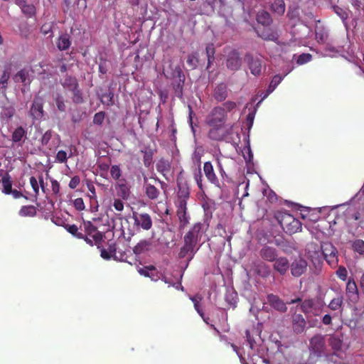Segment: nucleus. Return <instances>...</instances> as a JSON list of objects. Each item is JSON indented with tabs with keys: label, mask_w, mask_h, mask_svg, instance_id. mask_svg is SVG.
I'll return each mask as SVG.
<instances>
[{
	"label": "nucleus",
	"mask_w": 364,
	"mask_h": 364,
	"mask_svg": "<svg viewBox=\"0 0 364 364\" xmlns=\"http://www.w3.org/2000/svg\"><path fill=\"white\" fill-rule=\"evenodd\" d=\"M146 196L151 200L156 199L160 192L159 191L151 184L147 183V178H144V186Z\"/></svg>",
	"instance_id": "b1692460"
},
{
	"label": "nucleus",
	"mask_w": 364,
	"mask_h": 364,
	"mask_svg": "<svg viewBox=\"0 0 364 364\" xmlns=\"http://www.w3.org/2000/svg\"><path fill=\"white\" fill-rule=\"evenodd\" d=\"M226 120V114L224 108L216 107L208 114L206 118V123L208 126H216V124H224Z\"/></svg>",
	"instance_id": "39448f33"
},
{
	"label": "nucleus",
	"mask_w": 364,
	"mask_h": 364,
	"mask_svg": "<svg viewBox=\"0 0 364 364\" xmlns=\"http://www.w3.org/2000/svg\"><path fill=\"white\" fill-rule=\"evenodd\" d=\"M30 183L31 186L35 193V195L37 196L39 193V186L38 182L34 176H31L30 178Z\"/></svg>",
	"instance_id": "13d9d810"
},
{
	"label": "nucleus",
	"mask_w": 364,
	"mask_h": 364,
	"mask_svg": "<svg viewBox=\"0 0 364 364\" xmlns=\"http://www.w3.org/2000/svg\"><path fill=\"white\" fill-rule=\"evenodd\" d=\"M9 77V72L4 70L0 77V90H5L6 89Z\"/></svg>",
	"instance_id": "79ce46f5"
},
{
	"label": "nucleus",
	"mask_w": 364,
	"mask_h": 364,
	"mask_svg": "<svg viewBox=\"0 0 364 364\" xmlns=\"http://www.w3.org/2000/svg\"><path fill=\"white\" fill-rule=\"evenodd\" d=\"M151 161H152V154H151V152L146 151L144 153V164L145 166L149 167L151 165Z\"/></svg>",
	"instance_id": "338daca9"
},
{
	"label": "nucleus",
	"mask_w": 364,
	"mask_h": 364,
	"mask_svg": "<svg viewBox=\"0 0 364 364\" xmlns=\"http://www.w3.org/2000/svg\"><path fill=\"white\" fill-rule=\"evenodd\" d=\"M275 218L282 226L284 231L291 235L301 230V223L289 213L277 212Z\"/></svg>",
	"instance_id": "f257e3e1"
},
{
	"label": "nucleus",
	"mask_w": 364,
	"mask_h": 364,
	"mask_svg": "<svg viewBox=\"0 0 364 364\" xmlns=\"http://www.w3.org/2000/svg\"><path fill=\"white\" fill-rule=\"evenodd\" d=\"M329 345L334 350H340L342 347V341L336 336H331L329 339Z\"/></svg>",
	"instance_id": "e433bc0d"
},
{
	"label": "nucleus",
	"mask_w": 364,
	"mask_h": 364,
	"mask_svg": "<svg viewBox=\"0 0 364 364\" xmlns=\"http://www.w3.org/2000/svg\"><path fill=\"white\" fill-rule=\"evenodd\" d=\"M221 107L224 108L225 112L227 114L228 112H230L236 107V103L232 101H228L223 103Z\"/></svg>",
	"instance_id": "4d7b16f0"
},
{
	"label": "nucleus",
	"mask_w": 364,
	"mask_h": 364,
	"mask_svg": "<svg viewBox=\"0 0 364 364\" xmlns=\"http://www.w3.org/2000/svg\"><path fill=\"white\" fill-rule=\"evenodd\" d=\"M113 207L119 212H122L124 210V203L119 198H116L113 201Z\"/></svg>",
	"instance_id": "680f3d73"
},
{
	"label": "nucleus",
	"mask_w": 364,
	"mask_h": 364,
	"mask_svg": "<svg viewBox=\"0 0 364 364\" xmlns=\"http://www.w3.org/2000/svg\"><path fill=\"white\" fill-rule=\"evenodd\" d=\"M73 92V100L75 103H80L82 102V97L81 96L80 90L77 88L71 90Z\"/></svg>",
	"instance_id": "052dcab7"
},
{
	"label": "nucleus",
	"mask_w": 364,
	"mask_h": 364,
	"mask_svg": "<svg viewBox=\"0 0 364 364\" xmlns=\"http://www.w3.org/2000/svg\"><path fill=\"white\" fill-rule=\"evenodd\" d=\"M133 219L134 225L137 228H141L143 230H149L152 227V220L148 213H133Z\"/></svg>",
	"instance_id": "6e6552de"
},
{
	"label": "nucleus",
	"mask_w": 364,
	"mask_h": 364,
	"mask_svg": "<svg viewBox=\"0 0 364 364\" xmlns=\"http://www.w3.org/2000/svg\"><path fill=\"white\" fill-rule=\"evenodd\" d=\"M313 304L312 300L309 299L304 301L301 306V310L306 314L310 312L311 309L313 306Z\"/></svg>",
	"instance_id": "603ef678"
},
{
	"label": "nucleus",
	"mask_w": 364,
	"mask_h": 364,
	"mask_svg": "<svg viewBox=\"0 0 364 364\" xmlns=\"http://www.w3.org/2000/svg\"><path fill=\"white\" fill-rule=\"evenodd\" d=\"M272 11L278 15H282L285 11V4L283 0H275L271 6Z\"/></svg>",
	"instance_id": "c756f323"
},
{
	"label": "nucleus",
	"mask_w": 364,
	"mask_h": 364,
	"mask_svg": "<svg viewBox=\"0 0 364 364\" xmlns=\"http://www.w3.org/2000/svg\"><path fill=\"white\" fill-rule=\"evenodd\" d=\"M71 45L70 38L68 34H61L57 39L56 46L60 50H68Z\"/></svg>",
	"instance_id": "393cba45"
},
{
	"label": "nucleus",
	"mask_w": 364,
	"mask_h": 364,
	"mask_svg": "<svg viewBox=\"0 0 364 364\" xmlns=\"http://www.w3.org/2000/svg\"><path fill=\"white\" fill-rule=\"evenodd\" d=\"M204 227L205 225L203 224L197 223L191 228L186 235L194 238L195 240L200 242L205 232Z\"/></svg>",
	"instance_id": "f3484780"
},
{
	"label": "nucleus",
	"mask_w": 364,
	"mask_h": 364,
	"mask_svg": "<svg viewBox=\"0 0 364 364\" xmlns=\"http://www.w3.org/2000/svg\"><path fill=\"white\" fill-rule=\"evenodd\" d=\"M198 58L195 55H188L186 63L190 68H191L192 69L196 68L198 65Z\"/></svg>",
	"instance_id": "09e8293b"
},
{
	"label": "nucleus",
	"mask_w": 364,
	"mask_h": 364,
	"mask_svg": "<svg viewBox=\"0 0 364 364\" xmlns=\"http://www.w3.org/2000/svg\"><path fill=\"white\" fill-rule=\"evenodd\" d=\"M293 330L296 333H301L304 331L306 321L302 315L294 314L292 319Z\"/></svg>",
	"instance_id": "6ab92c4d"
},
{
	"label": "nucleus",
	"mask_w": 364,
	"mask_h": 364,
	"mask_svg": "<svg viewBox=\"0 0 364 364\" xmlns=\"http://www.w3.org/2000/svg\"><path fill=\"white\" fill-rule=\"evenodd\" d=\"M353 249L360 255H364V241L357 240L353 243Z\"/></svg>",
	"instance_id": "c03bdc74"
},
{
	"label": "nucleus",
	"mask_w": 364,
	"mask_h": 364,
	"mask_svg": "<svg viewBox=\"0 0 364 364\" xmlns=\"http://www.w3.org/2000/svg\"><path fill=\"white\" fill-rule=\"evenodd\" d=\"M55 103L58 109L61 111H65V105L64 103V100L62 96L58 95L55 98Z\"/></svg>",
	"instance_id": "864d4df0"
},
{
	"label": "nucleus",
	"mask_w": 364,
	"mask_h": 364,
	"mask_svg": "<svg viewBox=\"0 0 364 364\" xmlns=\"http://www.w3.org/2000/svg\"><path fill=\"white\" fill-rule=\"evenodd\" d=\"M241 64V59L236 53H231L227 60V67L232 70H238Z\"/></svg>",
	"instance_id": "5701e85b"
},
{
	"label": "nucleus",
	"mask_w": 364,
	"mask_h": 364,
	"mask_svg": "<svg viewBox=\"0 0 364 364\" xmlns=\"http://www.w3.org/2000/svg\"><path fill=\"white\" fill-rule=\"evenodd\" d=\"M36 213V208L33 205H24L19 210V215L23 217L34 216Z\"/></svg>",
	"instance_id": "f704fd0d"
},
{
	"label": "nucleus",
	"mask_w": 364,
	"mask_h": 364,
	"mask_svg": "<svg viewBox=\"0 0 364 364\" xmlns=\"http://www.w3.org/2000/svg\"><path fill=\"white\" fill-rule=\"evenodd\" d=\"M311 60V55L310 54L303 53L298 56L296 62L299 65H303L304 63L309 62Z\"/></svg>",
	"instance_id": "3c124183"
},
{
	"label": "nucleus",
	"mask_w": 364,
	"mask_h": 364,
	"mask_svg": "<svg viewBox=\"0 0 364 364\" xmlns=\"http://www.w3.org/2000/svg\"><path fill=\"white\" fill-rule=\"evenodd\" d=\"M328 35L323 31H317L316 32V38L319 43H325L327 40Z\"/></svg>",
	"instance_id": "6e6d98bb"
},
{
	"label": "nucleus",
	"mask_w": 364,
	"mask_h": 364,
	"mask_svg": "<svg viewBox=\"0 0 364 364\" xmlns=\"http://www.w3.org/2000/svg\"><path fill=\"white\" fill-rule=\"evenodd\" d=\"M209 127L208 136L213 140H223L228 134V129L224 124H216V126Z\"/></svg>",
	"instance_id": "1a4fd4ad"
},
{
	"label": "nucleus",
	"mask_w": 364,
	"mask_h": 364,
	"mask_svg": "<svg viewBox=\"0 0 364 364\" xmlns=\"http://www.w3.org/2000/svg\"><path fill=\"white\" fill-rule=\"evenodd\" d=\"M3 186V193L5 194H10L12 190V181L10 176L6 173L1 179Z\"/></svg>",
	"instance_id": "c85d7f7f"
},
{
	"label": "nucleus",
	"mask_w": 364,
	"mask_h": 364,
	"mask_svg": "<svg viewBox=\"0 0 364 364\" xmlns=\"http://www.w3.org/2000/svg\"><path fill=\"white\" fill-rule=\"evenodd\" d=\"M22 12L29 17L33 16L36 14V8L33 4H26L24 3L21 6Z\"/></svg>",
	"instance_id": "4c0bfd02"
},
{
	"label": "nucleus",
	"mask_w": 364,
	"mask_h": 364,
	"mask_svg": "<svg viewBox=\"0 0 364 364\" xmlns=\"http://www.w3.org/2000/svg\"><path fill=\"white\" fill-rule=\"evenodd\" d=\"M178 201L180 200H184L186 201V199L189 197V189L186 186H180L178 185Z\"/></svg>",
	"instance_id": "c9c22d12"
},
{
	"label": "nucleus",
	"mask_w": 364,
	"mask_h": 364,
	"mask_svg": "<svg viewBox=\"0 0 364 364\" xmlns=\"http://www.w3.org/2000/svg\"><path fill=\"white\" fill-rule=\"evenodd\" d=\"M333 10H334L335 13L342 19L343 23L346 26V21L348 17V13L346 10H344L338 6H335L333 8Z\"/></svg>",
	"instance_id": "37998d69"
},
{
	"label": "nucleus",
	"mask_w": 364,
	"mask_h": 364,
	"mask_svg": "<svg viewBox=\"0 0 364 364\" xmlns=\"http://www.w3.org/2000/svg\"><path fill=\"white\" fill-rule=\"evenodd\" d=\"M63 86L67 87L70 90H75L77 87V80L74 77H66L63 82Z\"/></svg>",
	"instance_id": "ea45409f"
},
{
	"label": "nucleus",
	"mask_w": 364,
	"mask_h": 364,
	"mask_svg": "<svg viewBox=\"0 0 364 364\" xmlns=\"http://www.w3.org/2000/svg\"><path fill=\"white\" fill-rule=\"evenodd\" d=\"M11 137L13 143L21 145L27 138L26 129L22 126L17 127L12 131Z\"/></svg>",
	"instance_id": "f8f14e48"
},
{
	"label": "nucleus",
	"mask_w": 364,
	"mask_h": 364,
	"mask_svg": "<svg viewBox=\"0 0 364 364\" xmlns=\"http://www.w3.org/2000/svg\"><path fill=\"white\" fill-rule=\"evenodd\" d=\"M117 196L123 200H127L130 196L129 188L124 179H120L116 185Z\"/></svg>",
	"instance_id": "412c9836"
},
{
	"label": "nucleus",
	"mask_w": 364,
	"mask_h": 364,
	"mask_svg": "<svg viewBox=\"0 0 364 364\" xmlns=\"http://www.w3.org/2000/svg\"><path fill=\"white\" fill-rule=\"evenodd\" d=\"M283 78L284 77L280 75H276L273 77L267 89V93L264 96V98L275 90L277 85L282 81Z\"/></svg>",
	"instance_id": "7c9ffc66"
},
{
	"label": "nucleus",
	"mask_w": 364,
	"mask_h": 364,
	"mask_svg": "<svg viewBox=\"0 0 364 364\" xmlns=\"http://www.w3.org/2000/svg\"><path fill=\"white\" fill-rule=\"evenodd\" d=\"M114 93L111 91L105 93L101 97V101L103 104L111 106L114 104Z\"/></svg>",
	"instance_id": "a19ab883"
},
{
	"label": "nucleus",
	"mask_w": 364,
	"mask_h": 364,
	"mask_svg": "<svg viewBox=\"0 0 364 364\" xmlns=\"http://www.w3.org/2000/svg\"><path fill=\"white\" fill-rule=\"evenodd\" d=\"M194 179L198 186V188L202 190L203 189V184H202V173L200 168L199 167L198 169L196 170L194 172Z\"/></svg>",
	"instance_id": "8fccbe9b"
},
{
	"label": "nucleus",
	"mask_w": 364,
	"mask_h": 364,
	"mask_svg": "<svg viewBox=\"0 0 364 364\" xmlns=\"http://www.w3.org/2000/svg\"><path fill=\"white\" fill-rule=\"evenodd\" d=\"M291 272L294 277H300L306 270L307 262L303 259H295L290 265Z\"/></svg>",
	"instance_id": "4468645a"
},
{
	"label": "nucleus",
	"mask_w": 364,
	"mask_h": 364,
	"mask_svg": "<svg viewBox=\"0 0 364 364\" xmlns=\"http://www.w3.org/2000/svg\"><path fill=\"white\" fill-rule=\"evenodd\" d=\"M260 255L262 259L268 262H274L277 258V250L268 246H265L261 249Z\"/></svg>",
	"instance_id": "4be33fe9"
},
{
	"label": "nucleus",
	"mask_w": 364,
	"mask_h": 364,
	"mask_svg": "<svg viewBox=\"0 0 364 364\" xmlns=\"http://www.w3.org/2000/svg\"><path fill=\"white\" fill-rule=\"evenodd\" d=\"M342 303L343 299L341 297L335 298L331 300L328 305V307L332 310H337L341 306Z\"/></svg>",
	"instance_id": "de8ad7c7"
},
{
	"label": "nucleus",
	"mask_w": 364,
	"mask_h": 364,
	"mask_svg": "<svg viewBox=\"0 0 364 364\" xmlns=\"http://www.w3.org/2000/svg\"><path fill=\"white\" fill-rule=\"evenodd\" d=\"M309 350L316 356H321L326 352L325 336L316 334L314 336L309 342Z\"/></svg>",
	"instance_id": "20e7f679"
},
{
	"label": "nucleus",
	"mask_w": 364,
	"mask_h": 364,
	"mask_svg": "<svg viewBox=\"0 0 364 364\" xmlns=\"http://www.w3.org/2000/svg\"><path fill=\"white\" fill-rule=\"evenodd\" d=\"M85 226L89 235L93 234L92 236L96 241L100 240L102 239V234L97 230V228L90 222L85 223Z\"/></svg>",
	"instance_id": "2f4dec72"
},
{
	"label": "nucleus",
	"mask_w": 364,
	"mask_h": 364,
	"mask_svg": "<svg viewBox=\"0 0 364 364\" xmlns=\"http://www.w3.org/2000/svg\"><path fill=\"white\" fill-rule=\"evenodd\" d=\"M52 136V133L50 131H47L41 138V144L43 146L48 145L49 141L50 140Z\"/></svg>",
	"instance_id": "774afa93"
},
{
	"label": "nucleus",
	"mask_w": 364,
	"mask_h": 364,
	"mask_svg": "<svg viewBox=\"0 0 364 364\" xmlns=\"http://www.w3.org/2000/svg\"><path fill=\"white\" fill-rule=\"evenodd\" d=\"M153 247L154 245L151 240H144L137 243V245L134 247L133 251L136 255H140L151 250Z\"/></svg>",
	"instance_id": "aec40b11"
},
{
	"label": "nucleus",
	"mask_w": 364,
	"mask_h": 364,
	"mask_svg": "<svg viewBox=\"0 0 364 364\" xmlns=\"http://www.w3.org/2000/svg\"><path fill=\"white\" fill-rule=\"evenodd\" d=\"M290 267L289 259L285 257H277L273 262V269L281 275H284Z\"/></svg>",
	"instance_id": "9d476101"
},
{
	"label": "nucleus",
	"mask_w": 364,
	"mask_h": 364,
	"mask_svg": "<svg viewBox=\"0 0 364 364\" xmlns=\"http://www.w3.org/2000/svg\"><path fill=\"white\" fill-rule=\"evenodd\" d=\"M347 274V270L344 267H339L336 271L337 276L343 281H345L346 279Z\"/></svg>",
	"instance_id": "bf43d9fd"
},
{
	"label": "nucleus",
	"mask_w": 364,
	"mask_h": 364,
	"mask_svg": "<svg viewBox=\"0 0 364 364\" xmlns=\"http://www.w3.org/2000/svg\"><path fill=\"white\" fill-rule=\"evenodd\" d=\"M322 252L323 256L331 267H336L338 264V252L335 247L331 243H324L321 246Z\"/></svg>",
	"instance_id": "423d86ee"
},
{
	"label": "nucleus",
	"mask_w": 364,
	"mask_h": 364,
	"mask_svg": "<svg viewBox=\"0 0 364 364\" xmlns=\"http://www.w3.org/2000/svg\"><path fill=\"white\" fill-rule=\"evenodd\" d=\"M257 21L259 23L264 26L269 25L272 22V18L269 14L264 11H259L257 15Z\"/></svg>",
	"instance_id": "cd10ccee"
},
{
	"label": "nucleus",
	"mask_w": 364,
	"mask_h": 364,
	"mask_svg": "<svg viewBox=\"0 0 364 364\" xmlns=\"http://www.w3.org/2000/svg\"><path fill=\"white\" fill-rule=\"evenodd\" d=\"M73 205L77 210H82L85 209V204L82 198H78L74 200Z\"/></svg>",
	"instance_id": "0e129e2a"
},
{
	"label": "nucleus",
	"mask_w": 364,
	"mask_h": 364,
	"mask_svg": "<svg viewBox=\"0 0 364 364\" xmlns=\"http://www.w3.org/2000/svg\"><path fill=\"white\" fill-rule=\"evenodd\" d=\"M14 81L16 82H21L24 85H28L31 83V80L29 76L28 71L26 70H21L14 75Z\"/></svg>",
	"instance_id": "bb28decb"
},
{
	"label": "nucleus",
	"mask_w": 364,
	"mask_h": 364,
	"mask_svg": "<svg viewBox=\"0 0 364 364\" xmlns=\"http://www.w3.org/2000/svg\"><path fill=\"white\" fill-rule=\"evenodd\" d=\"M184 245L181 248L179 252V257L181 258H184L187 256L189 257V260H191L196 252L198 251L199 247H197V245L199 243L198 241L195 240L194 238L188 236V235H185L183 237Z\"/></svg>",
	"instance_id": "7ed1b4c3"
},
{
	"label": "nucleus",
	"mask_w": 364,
	"mask_h": 364,
	"mask_svg": "<svg viewBox=\"0 0 364 364\" xmlns=\"http://www.w3.org/2000/svg\"><path fill=\"white\" fill-rule=\"evenodd\" d=\"M203 171L205 175V177L212 184L215 186L220 188V184L219 180L214 171L213 166L210 161H207L204 163L203 165Z\"/></svg>",
	"instance_id": "9b49d317"
},
{
	"label": "nucleus",
	"mask_w": 364,
	"mask_h": 364,
	"mask_svg": "<svg viewBox=\"0 0 364 364\" xmlns=\"http://www.w3.org/2000/svg\"><path fill=\"white\" fill-rule=\"evenodd\" d=\"M346 294L353 302H356L358 299V290L356 283L353 279H349L347 282Z\"/></svg>",
	"instance_id": "a211bd4d"
},
{
	"label": "nucleus",
	"mask_w": 364,
	"mask_h": 364,
	"mask_svg": "<svg viewBox=\"0 0 364 364\" xmlns=\"http://www.w3.org/2000/svg\"><path fill=\"white\" fill-rule=\"evenodd\" d=\"M107 250H109V252L113 255V259L114 260H119L120 259L118 257V256L117 255V247H116V245L115 243L114 242H112L109 245V247L107 248Z\"/></svg>",
	"instance_id": "69168bd1"
},
{
	"label": "nucleus",
	"mask_w": 364,
	"mask_h": 364,
	"mask_svg": "<svg viewBox=\"0 0 364 364\" xmlns=\"http://www.w3.org/2000/svg\"><path fill=\"white\" fill-rule=\"evenodd\" d=\"M68 154L65 151H58L56 154V160L60 163H65L67 161Z\"/></svg>",
	"instance_id": "5fc2aeb1"
},
{
	"label": "nucleus",
	"mask_w": 364,
	"mask_h": 364,
	"mask_svg": "<svg viewBox=\"0 0 364 364\" xmlns=\"http://www.w3.org/2000/svg\"><path fill=\"white\" fill-rule=\"evenodd\" d=\"M186 201L180 200L178 201L177 216L180 220L181 225L184 227L188 223L189 216L186 213Z\"/></svg>",
	"instance_id": "2eb2a0df"
},
{
	"label": "nucleus",
	"mask_w": 364,
	"mask_h": 364,
	"mask_svg": "<svg viewBox=\"0 0 364 364\" xmlns=\"http://www.w3.org/2000/svg\"><path fill=\"white\" fill-rule=\"evenodd\" d=\"M110 174L113 179L119 181V178L122 176V171L119 166L117 165L112 166L110 168Z\"/></svg>",
	"instance_id": "49530a36"
},
{
	"label": "nucleus",
	"mask_w": 364,
	"mask_h": 364,
	"mask_svg": "<svg viewBox=\"0 0 364 364\" xmlns=\"http://www.w3.org/2000/svg\"><path fill=\"white\" fill-rule=\"evenodd\" d=\"M184 245L181 248L179 252V257L181 258H184L187 256L189 257V260H191L196 252L198 251L199 247H197V245L199 243L198 241L195 240L194 238L188 236V235H185L183 237Z\"/></svg>",
	"instance_id": "f03ea898"
},
{
	"label": "nucleus",
	"mask_w": 364,
	"mask_h": 364,
	"mask_svg": "<svg viewBox=\"0 0 364 364\" xmlns=\"http://www.w3.org/2000/svg\"><path fill=\"white\" fill-rule=\"evenodd\" d=\"M267 301L274 309L281 312H285L287 310L286 304L280 299L277 295L269 294Z\"/></svg>",
	"instance_id": "dca6fc26"
},
{
	"label": "nucleus",
	"mask_w": 364,
	"mask_h": 364,
	"mask_svg": "<svg viewBox=\"0 0 364 364\" xmlns=\"http://www.w3.org/2000/svg\"><path fill=\"white\" fill-rule=\"evenodd\" d=\"M190 299L193 301L194 304V308L196 311L198 312V314L201 316L203 317V312L200 306V302L202 300V297L200 296H190Z\"/></svg>",
	"instance_id": "58836bf2"
},
{
	"label": "nucleus",
	"mask_w": 364,
	"mask_h": 364,
	"mask_svg": "<svg viewBox=\"0 0 364 364\" xmlns=\"http://www.w3.org/2000/svg\"><path fill=\"white\" fill-rule=\"evenodd\" d=\"M225 299L230 306L235 308L237 304V293L232 290H228L225 294Z\"/></svg>",
	"instance_id": "72a5a7b5"
},
{
	"label": "nucleus",
	"mask_w": 364,
	"mask_h": 364,
	"mask_svg": "<svg viewBox=\"0 0 364 364\" xmlns=\"http://www.w3.org/2000/svg\"><path fill=\"white\" fill-rule=\"evenodd\" d=\"M156 169L166 176L170 170V164L168 161L161 159L157 163Z\"/></svg>",
	"instance_id": "473e14b6"
},
{
	"label": "nucleus",
	"mask_w": 364,
	"mask_h": 364,
	"mask_svg": "<svg viewBox=\"0 0 364 364\" xmlns=\"http://www.w3.org/2000/svg\"><path fill=\"white\" fill-rule=\"evenodd\" d=\"M228 97L227 87L224 84L218 85L214 90V97L218 102H222Z\"/></svg>",
	"instance_id": "a878e982"
},
{
	"label": "nucleus",
	"mask_w": 364,
	"mask_h": 364,
	"mask_svg": "<svg viewBox=\"0 0 364 364\" xmlns=\"http://www.w3.org/2000/svg\"><path fill=\"white\" fill-rule=\"evenodd\" d=\"M30 115L34 119H41L43 116V102L40 98H35L30 109Z\"/></svg>",
	"instance_id": "ddd939ff"
},
{
	"label": "nucleus",
	"mask_w": 364,
	"mask_h": 364,
	"mask_svg": "<svg viewBox=\"0 0 364 364\" xmlns=\"http://www.w3.org/2000/svg\"><path fill=\"white\" fill-rule=\"evenodd\" d=\"M245 60L248 63L252 75L257 76L261 74L262 69V58L261 56H252L247 54L245 55Z\"/></svg>",
	"instance_id": "0eeeda50"
},
{
	"label": "nucleus",
	"mask_w": 364,
	"mask_h": 364,
	"mask_svg": "<svg viewBox=\"0 0 364 364\" xmlns=\"http://www.w3.org/2000/svg\"><path fill=\"white\" fill-rule=\"evenodd\" d=\"M68 231L72 235H75L79 238L82 237V234L78 233V228L75 225H69L68 228Z\"/></svg>",
	"instance_id": "e2e57ef3"
},
{
	"label": "nucleus",
	"mask_w": 364,
	"mask_h": 364,
	"mask_svg": "<svg viewBox=\"0 0 364 364\" xmlns=\"http://www.w3.org/2000/svg\"><path fill=\"white\" fill-rule=\"evenodd\" d=\"M215 48L213 44H209L206 47V54L208 57V68L210 65L212 61L214 60Z\"/></svg>",
	"instance_id": "a18cd8bd"
}]
</instances>
